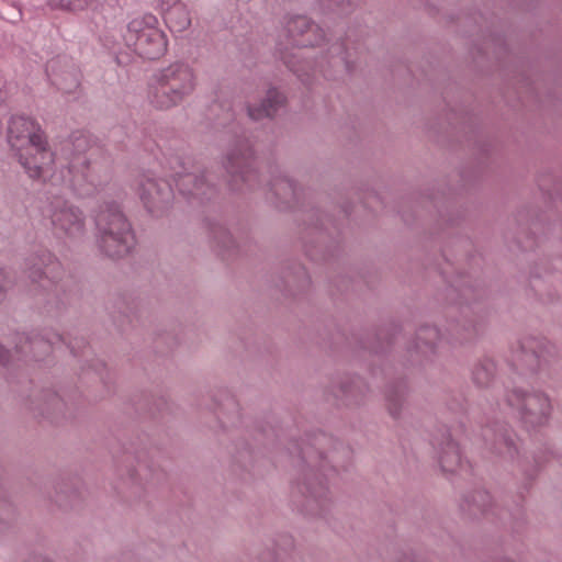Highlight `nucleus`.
I'll list each match as a JSON object with an SVG mask.
<instances>
[{"instance_id":"f257e3e1","label":"nucleus","mask_w":562,"mask_h":562,"mask_svg":"<svg viewBox=\"0 0 562 562\" xmlns=\"http://www.w3.org/2000/svg\"><path fill=\"white\" fill-rule=\"evenodd\" d=\"M12 147L21 149L19 158L32 178L42 175L44 167L54 162V154L47 147V140L40 125L24 116H13L8 127Z\"/></svg>"},{"instance_id":"f03ea898","label":"nucleus","mask_w":562,"mask_h":562,"mask_svg":"<svg viewBox=\"0 0 562 562\" xmlns=\"http://www.w3.org/2000/svg\"><path fill=\"white\" fill-rule=\"evenodd\" d=\"M114 222L122 231V235L117 236L111 228L103 237V248L109 256H122L128 251L126 241L130 235V227L125 218L120 214L114 216Z\"/></svg>"},{"instance_id":"7ed1b4c3","label":"nucleus","mask_w":562,"mask_h":562,"mask_svg":"<svg viewBox=\"0 0 562 562\" xmlns=\"http://www.w3.org/2000/svg\"><path fill=\"white\" fill-rule=\"evenodd\" d=\"M268 103L269 104L263 103L259 109H250L249 115L255 120H259L263 116H271L274 113V110L272 109L270 100H268Z\"/></svg>"},{"instance_id":"20e7f679","label":"nucleus","mask_w":562,"mask_h":562,"mask_svg":"<svg viewBox=\"0 0 562 562\" xmlns=\"http://www.w3.org/2000/svg\"><path fill=\"white\" fill-rule=\"evenodd\" d=\"M90 0H59L60 5L67 9H82L85 8Z\"/></svg>"},{"instance_id":"39448f33","label":"nucleus","mask_w":562,"mask_h":562,"mask_svg":"<svg viewBox=\"0 0 562 562\" xmlns=\"http://www.w3.org/2000/svg\"><path fill=\"white\" fill-rule=\"evenodd\" d=\"M173 94H175V97H176V99L173 100V102H176V100L180 99V95H179V93H178V92H176V91H173Z\"/></svg>"}]
</instances>
